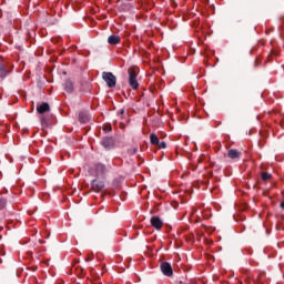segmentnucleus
<instances>
[{
  "mask_svg": "<svg viewBox=\"0 0 284 284\" xmlns=\"http://www.w3.org/2000/svg\"><path fill=\"white\" fill-rule=\"evenodd\" d=\"M102 79L108 88H116V75L112 72H102Z\"/></svg>",
  "mask_w": 284,
  "mask_h": 284,
  "instance_id": "obj_1",
  "label": "nucleus"
},
{
  "mask_svg": "<svg viewBox=\"0 0 284 284\" xmlns=\"http://www.w3.org/2000/svg\"><path fill=\"white\" fill-rule=\"evenodd\" d=\"M136 70L134 68L129 69V85L132 90H139V80H136Z\"/></svg>",
  "mask_w": 284,
  "mask_h": 284,
  "instance_id": "obj_2",
  "label": "nucleus"
},
{
  "mask_svg": "<svg viewBox=\"0 0 284 284\" xmlns=\"http://www.w3.org/2000/svg\"><path fill=\"white\" fill-rule=\"evenodd\" d=\"M92 175L100 179L101 176L105 175V165L98 163L91 169Z\"/></svg>",
  "mask_w": 284,
  "mask_h": 284,
  "instance_id": "obj_3",
  "label": "nucleus"
},
{
  "mask_svg": "<svg viewBox=\"0 0 284 284\" xmlns=\"http://www.w3.org/2000/svg\"><path fill=\"white\" fill-rule=\"evenodd\" d=\"M160 270L162 272V274H164V276H174V271L172 270V264L168 263V262H163L160 265Z\"/></svg>",
  "mask_w": 284,
  "mask_h": 284,
  "instance_id": "obj_4",
  "label": "nucleus"
},
{
  "mask_svg": "<svg viewBox=\"0 0 284 284\" xmlns=\"http://www.w3.org/2000/svg\"><path fill=\"white\" fill-rule=\"evenodd\" d=\"M101 145L105 149V150H112V148H114V138L112 136H105L101 140Z\"/></svg>",
  "mask_w": 284,
  "mask_h": 284,
  "instance_id": "obj_5",
  "label": "nucleus"
},
{
  "mask_svg": "<svg viewBox=\"0 0 284 284\" xmlns=\"http://www.w3.org/2000/svg\"><path fill=\"white\" fill-rule=\"evenodd\" d=\"M103 187H105V182L101 181V180H92L91 182V189L93 192H101V190H103Z\"/></svg>",
  "mask_w": 284,
  "mask_h": 284,
  "instance_id": "obj_6",
  "label": "nucleus"
},
{
  "mask_svg": "<svg viewBox=\"0 0 284 284\" xmlns=\"http://www.w3.org/2000/svg\"><path fill=\"white\" fill-rule=\"evenodd\" d=\"M37 112L38 114H45V112H50V104L48 102H43L37 106Z\"/></svg>",
  "mask_w": 284,
  "mask_h": 284,
  "instance_id": "obj_7",
  "label": "nucleus"
},
{
  "mask_svg": "<svg viewBox=\"0 0 284 284\" xmlns=\"http://www.w3.org/2000/svg\"><path fill=\"white\" fill-rule=\"evenodd\" d=\"M151 225H152V227H155L156 230H161L163 227V221H161L159 219V216H152Z\"/></svg>",
  "mask_w": 284,
  "mask_h": 284,
  "instance_id": "obj_8",
  "label": "nucleus"
},
{
  "mask_svg": "<svg viewBox=\"0 0 284 284\" xmlns=\"http://www.w3.org/2000/svg\"><path fill=\"white\" fill-rule=\"evenodd\" d=\"M121 43V37L120 36H109L108 38V44L109 45H119Z\"/></svg>",
  "mask_w": 284,
  "mask_h": 284,
  "instance_id": "obj_9",
  "label": "nucleus"
},
{
  "mask_svg": "<svg viewBox=\"0 0 284 284\" xmlns=\"http://www.w3.org/2000/svg\"><path fill=\"white\" fill-rule=\"evenodd\" d=\"M64 90L68 92V94H72V92H74V83H72L70 80H67L64 82Z\"/></svg>",
  "mask_w": 284,
  "mask_h": 284,
  "instance_id": "obj_10",
  "label": "nucleus"
},
{
  "mask_svg": "<svg viewBox=\"0 0 284 284\" xmlns=\"http://www.w3.org/2000/svg\"><path fill=\"white\" fill-rule=\"evenodd\" d=\"M227 156L229 159H233V160H236V159H241V153L239 150L236 149H231L227 153Z\"/></svg>",
  "mask_w": 284,
  "mask_h": 284,
  "instance_id": "obj_11",
  "label": "nucleus"
},
{
  "mask_svg": "<svg viewBox=\"0 0 284 284\" xmlns=\"http://www.w3.org/2000/svg\"><path fill=\"white\" fill-rule=\"evenodd\" d=\"M79 121L80 123H88L90 121V115L87 112L81 111L79 113Z\"/></svg>",
  "mask_w": 284,
  "mask_h": 284,
  "instance_id": "obj_12",
  "label": "nucleus"
},
{
  "mask_svg": "<svg viewBox=\"0 0 284 284\" xmlns=\"http://www.w3.org/2000/svg\"><path fill=\"white\" fill-rule=\"evenodd\" d=\"M8 74H10V71L6 70L3 64H0V81H3Z\"/></svg>",
  "mask_w": 284,
  "mask_h": 284,
  "instance_id": "obj_13",
  "label": "nucleus"
},
{
  "mask_svg": "<svg viewBox=\"0 0 284 284\" xmlns=\"http://www.w3.org/2000/svg\"><path fill=\"white\" fill-rule=\"evenodd\" d=\"M150 142H151V145H159V143H160L159 135H156L155 133H151Z\"/></svg>",
  "mask_w": 284,
  "mask_h": 284,
  "instance_id": "obj_14",
  "label": "nucleus"
},
{
  "mask_svg": "<svg viewBox=\"0 0 284 284\" xmlns=\"http://www.w3.org/2000/svg\"><path fill=\"white\" fill-rule=\"evenodd\" d=\"M7 204H8V201L3 197H0V210H3V207H6Z\"/></svg>",
  "mask_w": 284,
  "mask_h": 284,
  "instance_id": "obj_15",
  "label": "nucleus"
},
{
  "mask_svg": "<svg viewBox=\"0 0 284 284\" xmlns=\"http://www.w3.org/2000/svg\"><path fill=\"white\" fill-rule=\"evenodd\" d=\"M270 179H272V174H270V173H262V180L263 181H270Z\"/></svg>",
  "mask_w": 284,
  "mask_h": 284,
  "instance_id": "obj_16",
  "label": "nucleus"
},
{
  "mask_svg": "<svg viewBox=\"0 0 284 284\" xmlns=\"http://www.w3.org/2000/svg\"><path fill=\"white\" fill-rule=\"evenodd\" d=\"M136 152H139V149L136 148H132L128 150V154H130L131 156H134V154H136Z\"/></svg>",
  "mask_w": 284,
  "mask_h": 284,
  "instance_id": "obj_17",
  "label": "nucleus"
},
{
  "mask_svg": "<svg viewBox=\"0 0 284 284\" xmlns=\"http://www.w3.org/2000/svg\"><path fill=\"white\" fill-rule=\"evenodd\" d=\"M42 128H48V120H45V116H41L40 119Z\"/></svg>",
  "mask_w": 284,
  "mask_h": 284,
  "instance_id": "obj_18",
  "label": "nucleus"
},
{
  "mask_svg": "<svg viewBox=\"0 0 284 284\" xmlns=\"http://www.w3.org/2000/svg\"><path fill=\"white\" fill-rule=\"evenodd\" d=\"M158 148L160 150H165V148H168V144L165 143V141H162V142H159Z\"/></svg>",
  "mask_w": 284,
  "mask_h": 284,
  "instance_id": "obj_19",
  "label": "nucleus"
},
{
  "mask_svg": "<svg viewBox=\"0 0 284 284\" xmlns=\"http://www.w3.org/2000/svg\"><path fill=\"white\" fill-rule=\"evenodd\" d=\"M247 207H248L247 203H244V204H242V205L240 206V210H241L242 212H247Z\"/></svg>",
  "mask_w": 284,
  "mask_h": 284,
  "instance_id": "obj_20",
  "label": "nucleus"
},
{
  "mask_svg": "<svg viewBox=\"0 0 284 284\" xmlns=\"http://www.w3.org/2000/svg\"><path fill=\"white\" fill-rule=\"evenodd\" d=\"M239 219H240V221H245V220H247V215L244 214V213H241V214L239 215Z\"/></svg>",
  "mask_w": 284,
  "mask_h": 284,
  "instance_id": "obj_21",
  "label": "nucleus"
},
{
  "mask_svg": "<svg viewBox=\"0 0 284 284\" xmlns=\"http://www.w3.org/2000/svg\"><path fill=\"white\" fill-rule=\"evenodd\" d=\"M258 65H261V59H260V58H257V59L255 60V62H254V67H255V68H258Z\"/></svg>",
  "mask_w": 284,
  "mask_h": 284,
  "instance_id": "obj_22",
  "label": "nucleus"
},
{
  "mask_svg": "<svg viewBox=\"0 0 284 284\" xmlns=\"http://www.w3.org/2000/svg\"><path fill=\"white\" fill-rule=\"evenodd\" d=\"M119 116H123L125 114V109H121L119 112H118Z\"/></svg>",
  "mask_w": 284,
  "mask_h": 284,
  "instance_id": "obj_23",
  "label": "nucleus"
},
{
  "mask_svg": "<svg viewBox=\"0 0 284 284\" xmlns=\"http://www.w3.org/2000/svg\"><path fill=\"white\" fill-rule=\"evenodd\" d=\"M87 263L90 262V261H94V255H89L87 258H85Z\"/></svg>",
  "mask_w": 284,
  "mask_h": 284,
  "instance_id": "obj_24",
  "label": "nucleus"
},
{
  "mask_svg": "<svg viewBox=\"0 0 284 284\" xmlns=\"http://www.w3.org/2000/svg\"><path fill=\"white\" fill-rule=\"evenodd\" d=\"M104 132H112V126L111 125L105 126Z\"/></svg>",
  "mask_w": 284,
  "mask_h": 284,
  "instance_id": "obj_25",
  "label": "nucleus"
},
{
  "mask_svg": "<svg viewBox=\"0 0 284 284\" xmlns=\"http://www.w3.org/2000/svg\"><path fill=\"white\" fill-rule=\"evenodd\" d=\"M280 207L284 210V200L281 202Z\"/></svg>",
  "mask_w": 284,
  "mask_h": 284,
  "instance_id": "obj_26",
  "label": "nucleus"
},
{
  "mask_svg": "<svg viewBox=\"0 0 284 284\" xmlns=\"http://www.w3.org/2000/svg\"><path fill=\"white\" fill-rule=\"evenodd\" d=\"M33 272H37V266H36V267H33Z\"/></svg>",
  "mask_w": 284,
  "mask_h": 284,
  "instance_id": "obj_27",
  "label": "nucleus"
}]
</instances>
